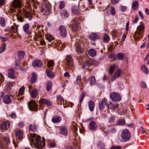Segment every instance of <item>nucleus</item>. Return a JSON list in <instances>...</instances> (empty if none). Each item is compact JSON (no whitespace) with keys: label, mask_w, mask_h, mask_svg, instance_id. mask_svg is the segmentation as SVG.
Instances as JSON below:
<instances>
[{"label":"nucleus","mask_w":149,"mask_h":149,"mask_svg":"<svg viewBox=\"0 0 149 149\" xmlns=\"http://www.w3.org/2000/svg\"><path fill=\"white\" fill-rule=\"evenodd\" d=\"M36 140V143H33L34 146L38 148H41L44 147L45 145V142H43V144H42V142L40 140V137L38 136L36 137H35Z\"/></svg>","instance_id":"nucleus-1"},{"label":"nucleus","mask_w":149,"mask_h":149,"mask_svg":"<svg viewBox=\"0 0 149 149\" xmlns=\"http://www.w3.org/2000/svg\"><path fill=\"white\" fill-rule=\"evenodd\" d=\"M131 137L130 134L127 129L123 130L121 134V137L123 140L125 141H128Z\"/></svg>","instance_id":"nucleus-2"},{"label":"nucleus","mask_w":149,"mask_h":149,"mask_svg":"<svg viewBox=\"0 0 149 149\" xmlns=\"http://www.w3.org/2000/svg\"><path fill=\"white\" fill-rule=\"evenodd\" d=\"M40 11L43 15H49L50 12V8L46 4L43 5L40 9Z\"/></svg>","instance_id":"nucleus-3"},{"label":"nucleus","mask_w":149,"mask_h":149,"mask_svg":"<svg viewBox=\"0 0 149 149\" xmlns=\"http://www.w3.org/2000/svg\"><path fill=\"white\" fill-rule=\"evenodd\" d=\"M65 59L66 61L65 65H67V68H68V67H72L73 66V60L71 56L70 55H67Z\"/></svg>","instance_id":"nucleus-4"},{"label":"nucleus","mask_w":149,"mask_h":149,"mask_svg":"<svg viewBox=\"0 0 149 149\" xmlns=\"http://www.w3.org/2000/svg\"><path fill=\"white\" fill-rule=\"evenodd\" d=\"M111 100L113 102L120 101L121 99L120 96L115 92L111 93L110 94Z\"/></svg>","instance_id":"nucleus-5"},{"label":"nucleus","mask_w":149,"mask_h":149,"mask_svg":"<svg viewBox=\"0 0 149 149\" xmlns=\"http://www.w3.org/2000/svg\"><path fill=\"white\" fill-rule=\"evenodd\" d=\"M28 105V108L31 111H37V105L35 101H31L29 102Z\"/></svg>","instance_id":"nucleus-6"},{"label":"nucleus","mask_w":149,"mask_h":149,"mask_svg":"<svg viewBox=\"0 0 149 149\" xmlns=\"http://www.w3.org/2000/svg\"><path fill=\"white\" fill-rule=\"evenodd\" d=\"M70 25L72 27V30L74 31H76L79 28V23L75 19L72 20L70 23Z\"/></svg>","instance_id":"nucleus-7"},{"label":"nucleus","mask_w":149,"mask_h":149,"mask_svg":"<svg viewBox=\"0 0 149 149\" xmlns=\"http://www.w3.org/2000/svg\"><path fill=\"white\" fill-rule=\"evenodd\" d=\"M12 6L14 8L21 7L22 3L20 0H14L12 3Z\"/></svg>","instance_id":"nucleus-8"},{"label":"nucleus","mask_w":149,"mask_h":149,"mask_svg":"<svg viewBox=\"0 0 149 149\" xmlns=\"http://www.w3.org/2000/svg\"><path fill=\"white\" fill-rule=\"evenodd\" d=\"M24 52L22 51L18 52L17 54V56L18 58V59H17L15 62V66H17L18 65V63L20 62L19 59L22 58L24 57Z\"/></svg>","instance_id":"nucleus-9"},{"label":"nucleus","mask_w":149,"mask_h":149,"mask_svg":"<svg viewBox=\"0 0 149 149\" xmlns=\"http://www.w3.org/2000/svg\"><path fill=\"white\" fill-rule=\"evenodd\" d=\"M13 97V96L12 95H6L3 98V102L6 104H10L12 102L11 98Z\"/></svg>","instance_id":"nucleus-10"},{"label":"nucleus","mask_w":149,"mask_h":149,"mask_svg":"<svg viewBox=\"0 0 149 149\" xmlns=\"http://www.w3.org/2000/svg\"><path fill=\"white\" fill-rule=\"evenodd\" d=\"M39 103L41 104H45L47 106H51L52 105V102L46 99H41L39 101ZM41 105L40 104V106Z\"/></svg>","instance_id":"nucleus-11"},{"label":"nucleus","mask_w":149,"mask_h":149,"mask_svg":"<svg viewBox=\"0 0 149 149\" xmlns=\"http://www.w3.org/2000/svg\"><path fill=\"white\" fill-rule=\"evenodd\" d=\"M107 100L105 98H103L99 104V109L100 110L103 109L106 105Z\"/></svg>","instance_id":"nucleus-12"},{"label":"nucleus","mask_w":149,"mask_h":149,"mask_svg":"<svg viewBox=\"0 0 149 149\" xmlns=\"http://www.w3.org/2000/svg\"><path fill=\"white\" fill-rule=\"evenodd\" d=\"M60 31V35L64 37L66 36L67 31L65 27L63 26H61L59 28Z\"/></svg>","instance_id":"nucleus-13"},{"label":"nucleus","mask_w":149,"mask_h":149,"mask_svg":"<svg viewBox=\"0 0 149 149\" xmlns=\"http://www.w3.org/2000/svg\"><path fill=\"white\" fill-rule=\"evenodd\" d=\"M35 2L34 1L32 0L31 1V3L30 2H28L26 3L25 6V7H26L29 10H32L31 6V5L32 4L35 9H37V7L36 6H35Z\"/></svg>","instance_id":"nucleus-14"},{"label":"nucleus","mask_w":149,"mask_h":149,"mask_svg":"<svg viewBox=\"0 0 149 149\" xmlns=\"http://www.w3.org/2000/svg\"><path fill=\"white\" fill-rule=\"evenodd\" d=\"M32 65L34 67H40L42 66V63L39 60L35 59L33 61Z\"/></svg>","instance_id":"nucleus-15"},{"label":"nucleus","mask_w":149,"mask_h":149,"mask_svg":"<svg viewBox=\"0 0 149 149\" xmlns=\"http://www.w3.org/2000/svg\"><path fill=\"white\" fill-rule=\"evenodd\" d=\"M121 73V71L120 69H118L115 72L114 75L112 77L111 81H113L116 78L119 77Z\"/></svg>","instance_id":"nucleus-16"},{"label":"nucleus","mask_w":149,"mask_h":149,"mask_svg":"<svg viewBox=\"0 0 149 149\" xmlns=\"http://www.w3.org/2000/svg\"><path fill=\"white\" fill-rule=\"evenodd\" d=\"M10 125V124L8 121H5L2 123L1 126V128L3 130H6L9 127Z\"/></svg>","instance_id":"nucleus-17"},{"label":"nucleus","mask_w":149,"mask_h":149,"mask_svg":"<svg viewBox=\"0 0 149 149\" xmlns=\"http://www.w3.org/2000/svg\"><path fill=\"white\" fill-rule=\"evenodd\" d=\"M60 134L64 136H66L68 133L67 129L65 127H61L60 128Z\"/></svg>","instance_id":"nucleus-18"},{"label":"nucleus","mask_w":149,"mask_h":149,"mask_svg":"<svg viewBox=\"0 0 149 149\" xmlns=\"http://www.w3.org/2000/svg\"><path fill=\"white\" fill-rule=\"evenodd\" d=\"M89 38L91 40L95 41L99 38V36L97 33H93L89 35Z\"/></svg>","instance_id":"nucleus-19"},{"label":"nucleus","mask_w":149,"mask_h":149,"mask_svg":"<svg viewBox=\"0 0 149 149\" xmlns=\"http://www.w3.org/2000/svg\"><path fill=\"white\" fill-rule=\"evenodd\" d=\"M29 25L28 23L26 24L23 26L24 31L28 35L31 34V32L29 31Z\"/></svg>","instance_id":"nucleus-20"},{"label":"nucleus","mask_w":149,"mask_h":149,"mask_svg":"<svg viewBox=\"0 0 149 149\" xmlns=\"http://www.w3.org/2000/svg\"><path fill=\"white\" fill-rule=\"evenodd\" d=\"M89 127L90 129L91 130H95L97 128L95 122L94 121L91 122L89 123Z\"/></svg>","instance_id":"nucleus-21"},{"label":"nucleus","mask_w":149,"mask_h":149,"mask_svg":"<svg viewBox=\"0 0 149 149\" xmlns=\"http://www.w3.org/2000/svg\"><path fill=\"white\" fill-rule=\"evenodd\" d=\"M88 81L90 82V85L91 86L95 84L96 82L95 78L94 76L90 77Z\"/></svg>","instance_id":"nucleus-22"},{"label":"nucleus","mask_w":149,"mask_h":149,"mask_svg":"<svg viewBox=\"0 0 149 149\" xmlns=\"http://www.w3.org/2000/svg\"><path fill=\"white\" fill-rule=\"evenodd\" d=\"M88 54L90 56L93 57L96 56V52L94 49H91L88 50Z\"/></svg>","instance_id":"nucleus-23"},{"label":"nucleus","mask_w":149,"mask_h":149,"mask_svg":"<svg viewBox=\"0 0 149 149\" xmlns=\"http://www.w3.org/2000/svg\"><path fill=\"white\" fill-rule=\"evenodd\" d=\"M95 63H96L97 64V62L95 60H89L86 62V67H88V66L91 65L92 64L94 65Z\"/></svg>","instance_id":"nucleus-24"},{"label":"nucleus","mask_w":149,"mask_h":149,"mask_svg":"<svg viewBox=\"0 0 149 149\" xmlns=\"http://www.w3.org/2000/svg\"><path fill=\"white\" fill-rule=\"evenodd\" d=\"M16 135L17 137L19 140H21L23 138V134L20 130H18L17 131Z\"/></svg>","instance_id":"nucleus-25"},{"label":"nucleus","mask_w":149,"mask_h":149,"mask_svg":"<svg viewBox=\"0 0 149 149\" xmlns=\"http://www.w3.org/2000/svg\"><path fill=\"white\" fill-rule=\"evenodd\" d=\"M119 104H116L115 105L112 104L111 102H109L108 104V107L109 109L114 110L119 107Z\"/></svg>","instance_id":"nucleus-26"},{"label":"nucleus","mask_w":149,"mask_h":149,"mask_svg":"<svg viewBox=\"0 0 149 149\" xmlns=\"http://www.w3.org/2000/svg\"><path fill=\"white\" fill-rule=\"evenodd\" d=\"M8 75V77L12 79L15 78V71L13 69H10L9 70Z\"/></svg>","instance_id":"nucleus-27"},{"label":"nucleus","mask_w":149,"mask_h":149,"mask_svg":"<svg viewBox=\"0 0 149 149\" xmlns=\"http://www.w3.org/2000/svg\"><path fill=\"white\" fill-rule=\"evenodd\" d=\"M89 108L91 111H93L95 107V103L93 102L92 101H90L88 103Z\"/></svg>","instance_id":"nucleus-28"},{"label":"nucleus","mask_w":149,"mask_h":149,"mask_svg":"<svg viewBox=\"0 0 149 149\" xmlns=\"http://www.w3.org/2000/svg\"><path fill=\"white\" fill-rule=\"evenodd\" d=\"M47 75L48 77L52 79L54 77V73L51 71L49 69H48L46 70Z\"/></svg>","instance_id":"nucleus-29"},{"label":"nucleus","mask_w":149,"mask_h":149,"mask_svg":"<svg viewBox=\"0 0 149 149\" xmlns=\"http://www.w3.org/2000/svg\"><path fill=\"white\" fill-rule=\"evenodd\" d=\"M13 83L11 81H8L7 83L6 87V89L7 91L10 90L11 88L13 86Z\"/></svg>","instance_id":"nucleus-30"},{"label":"nucleus","mask_w":149,"mask_h":149,"mask_svg":"<svg viewBox=\"0 0 149 149\" xmlns=\"http://www.w3.org/2000/svg\"><path fill=\"white\" fill-rule=\"evenodd\" d=\"M29 128L30 130L32 131L33 132L36 131L37 130V126L34 124L30 125L29 126Z\"/></svg>","instance_id":"nucleus-31"},{"label":"nucleus","mask_w":149,"mask_h":149,"mask_svg":"<svg viewBox=\"0 0 149 149\" xmlns=\"http://www.w3.org/2000/svg\"><path fill=\"white\" fill-rule=\"evenodd\" d=\"M61 120V118L57 116H55L52 118V122L54 123L59 122Z\"/></svg>","instance_id":"nucleus-32"},{"label":"nucleus","mask_w":149,"mask_h":149,"mask_svg":"<svg viewBox=\"0 0 149 149\" xmlns=\"http://www.w3.org/2000/svg\"><path fill=\"white\" fill-rule=\"evenodd\" d=\"M72 12L75 14H78L79 13V10L77 6H73L72 8Z\"/></svg>","instance_id":"nucleus-33"},{"label":"nucleus","mask_w":149,"mask_h":149,"mask_svg":"<svg viewBox=\"0 0 149 149\" xmlns=\"http://www.w3.org/2000/svg\"><path fill=\"white\" fill-rule=\"evenodd\" d=\"M52 83L50 81H48L46 84V90L47 91H49L52 87Z\"/></svg>","instance_id":"nucleus-34"},{"label":"nucleus","mask_w":149,"mask_h":149,"mask_svg":"<svg viewBox=\"0 0 149 149\" xmlns=\"http://www.w3.org/2000/svg\"><path fill=\"white\" fill-rule=\"evenodd\" d=\"M108 12H109L112 15H114L116 13L115 9L113 6H111L109 11H107L108 14H109Z\"/></svg>","instance_id":"nucleus-35"},{"label":"nucleus","mask_w":149,"mask_h":149,"mask_svg":"<svg viewBox=\"0 0 149 149\" xmlns=\"http://www.w3.org/2000/svg\"><path fill=\"white\" fill-rule=\"evenodd\" d=\"M38 93V91L36 89H33L31 93V96L32 98H35Z\"/></svg>","instance_id":"nucleus-36"},{"label":"nucleus","mask_w":149,"mask_h":149,"mask_svg":"<svg viewBox=\"0 0 149 149\" xmlns=\"http://www.w3.org/2000/svg\"><path fill=\"white\" fill-rule=\"evenodd\" d=\"M24 15L25 17L28 18L29 20H31L32 17V15L27 11H25L24 12Z\"/></svg>","instance_id":"nucleus-37"},{"label":"nucleus","mask_w":149,"mask_h":149,"mask_svg":"<svg viewBox=\"0 0 149 149\" xmlns=\"http://www.w3.org/2000/svg\"><path fill=\"white\" fill-rule=\"evenodd\" d=\"M32 77L31 79V83H35L37 80L36 76V74L35 73H33L32 74Z\"/></svg>","instance_id":"nucleus-38"},{"label":"nucleus","mask_w":149,"mask_h":149,"mask_svg":"<svg viewBox=\"0 0 149 149\" xmlns=\"http://www.w3.org/2000/svg\"><path fill=\"white\" fill-rule=\"evenodd\" d=\"M61 16L64 17H68V12L65 10H62L61 13Z\"/></svg>","instance_id":"nucleus-39"},{"label":"nucleus","mask_w":149,"mask_h":149,"mask_svg":"<svg viewBox=\"0 0 149 149\" xmlns=\"http://www.w3.org/2000/svg\"><path fill=\"white\" fill-rule=\"evenodd\" d=\"M116 65L113 64L112 65L110 68L109 73L110 74H112L113 72L116 68Z\"/></svg>","instance_id":"nucleus-40"},{"label":"nucleus","mask_w":149,"mask_h":149,"mask_svg":"<svg viewBox=\"0 0 149 149\" xmlns=\"http://www.w3.org/2000/svg\"><path fill=\"white\" fill-rule=\"evenodd\" d=\"M142 70L146 74H148V71L147 67L145 65H143L141 67Z\"/></svg>","instance_id":"nucleus-41"},{"label":"nucleus","mask_w":149,"mask_h":149,"mask_svg":"<svg viewBox=\"0 0 149 149\" xmlns=\"http://www.w3.org/2000/svg\"><path fill=\"white\" fill-rule=\"evenodd\" d=\"M124 54L122 53H119L117 54L116 58L118 60H121L124 57Z\"/></svg>","instance_id":"nucleus-42"},{"label":"nucleus","mask_w":149,"mask_h":149,"mask_svg":"<svg viewBox=\"0 0 149 149\" xmlns=\"http://www.w3.org/2000/svg\"><path fill=\"white\" fill-rule=\"evenodd\" d=\"M138 6V3L137 1H135L133 2L132 5V7L133 9L135 10L136 7Z\"/></svg>","instance_id":"nucleus-43"},{"label":"nucleus","mask_w":149,"mask_h":149,"mask_svg":"<svg viewBox=\"0 0 149 149\" xmlns=\"http://www.w3.org/2000/svg\"><path fill=\"white\" fill-rule=\"evenodd\" d=\"M54 65V62L52 60H50L48 62L47 65L49 68L53 66Z\"/></svg>","instance_id":"nucleus-44"},{"label":"nucleus","mask_w":149,"mask_h":149,"mask_svg":"<svg viewBox=\"0 0 149 149\" xmlns=\"http://www.w3.org/2000/svg\"><path fill=\"white\" fill-rule=\"evenodd\" d=\"M81 77L80 76H78L77 77V78L75 82V83L78 84L81 83Z\"/></svg>","instance_id":"nucleus-45"},{"label":"nucleus","mask_w":149,"mask_h":149,"mask_svg":"<svg viewBox=\"0 0 149 149\" xmlns=\"http://www.w3.org/2000/svg\"><path fill=\"white\" fill-rule=\"evenodd\" d=\"M25 89L24 87H22L19 90V92L18 94V96H20V95H22L24 93Z\"/></svg>","instance_id":"nucleus-46"},{"label":"nucleus","mask_w":149,"mask_h":149,"mask_svg":"<svg viewBox=\"0 0 149 149\" xmlns=\"http://www.w3.org/2000/svg\"><path fill=\"white\" fill-rule=\"evenodd\" d=\"M0 24L2 27H4L5 26V21L3 18L1 17L0 18Z\"/></svg>","instance_id":"nucleus-47"},{"label":"nucleus","mask_w":149,"mask_h":149,"mask_svg":"<svg viewBox=\"0 0 149 149\" xmlns=\"http://www.w3.org/2000/svg\"><path fill=\"white\" fill-rule=\"evenodd\" d=\"M77 47V51L78 52H80V53H81L82 52L83 50V49L81 47L80 45H78L76 47Z\"/></svg>","instance_id":"nucleus-48"},{"label":"nucleus","mask_w":149,"mask_h":149,"mask_svg":"<svg viewBox=\"0 0 149 149\" xmlns=\"http://www.w3.org/2000/svg\"><path fill=\"white\" fill-rule=\"evenodd\" d=\"M1 46L2 48L1 49L0 51V54L2 53L6 49V44L4 43Z\"/></svg>","instance_id":"nucleus-49"},{"label":"nucleus","mask_w":149,"mask_h":149,"mask_svg":"<svg viewBox=\"0 0 149 149\" xmlns=\"http://www.w3.org/2000/svg\"><path fill=\"white\" fill-rule=\"evenodd\" d=\"M46 38L49 42H51L53 39V37L50 35H48L46 36Z\"/></svg>","instance_id":"nucleus-50"},{"label":"nucleus","mask_w":149,"mask_h":149,"mask_svg":"<svg viewBox=\"0 0 149 149\" xmlns=\"http://www.w3.org/2000/svg\"><path fill=\"white\" fill-rule=\"evenodd\" d=\"M137 29L139 31H140L143 30L145 29V27L143 24H140L137 27Z\"/></svg>","instance_id":"nucleus-51"},{"label":"nucleus","mask_w":149,"mask_h":149,"mask_svg":"<svg viewBox=\"0 0 149 149\" xmlns=\"http://www.w3.org/2000/svg\"><path fill=\"white\" fill-rule=\"evenodd\" d=\"M125 123V120L122 119L118 120L117 122V123L118 125H124Z\"/></svg>","instance_id":"nucleus-52"},{"label":"nucleus","mask_w":149,"mask_h":149,"mask_svg":"<svg viewBox=\"0 0 149 149\" xmlns=\"http://www.w3.org/2000/svg\"><path fill=\"white\" fill-rule=\"evenodd\" d=\"M65 6V2L63 1H61L59 6V8L60 9H61L64 8Z\"/></svg>","instance_id":"nucleus-53"},{"label":"nucleus","mask_w":149,"mask_h":149,"mask_svg":"<svg viewBox=\"0 0 149 149\" xmlns=\"http://www.w3.org/2000/svg\"><path fill=\"white\" fill-rule=\"evenodd\" d=\"M120 0H111V2L112 4H114L118 3Z\"/></svg>","instance_id":"nucleus-54"},{"label":"nucleus","mask_w":149,"mask_h":149,"mask_svg":"<svg viewBox=\"0 0 149 149\" xmlns=\"http://www.w3.org/2000/svg\"><path fill=\"white\" fill-rule=\"evenodd\" d=\"M100 149H105V146L103 143H100Z\"/></svg>","instance_id":"nucleus-55"},{"label":"nucleus","mask_w":149,"mask_h":149,"mask_svg":"<svg viewBox=\"0 0 149 149\" xmlns=\"http://www.w3.org/2000/svg\"><path fill=\"white\" fill-rule=\"evenodd\" d=\"M109 39V38L108 36L107 35L105 36L104 38V40L106 42L108 41Z\"/></svg>","instance_id":"nucleus-56"},{"label":"nucleus","mask_w":149,"mask_h":149,"mask_svg":"<svg viewBox=\"0 0 149 149\" xmlns=\"http://www.w3.org/2000/svg\"><path fill=\"white\" fill-rule=\"evenodd\" d=\"M139 19V17L138 15H136L135 17V18L133 22V23H136L138 21Z\"/></svg>","instance_id":"nucleus-57"},{"label":"nucleus","mask_w":149,"mask_h":149,"mask_svg":"<svg viewBox=\"0 0 149 149\" xmlns=\"http://www.w3.org/2000/svg\"><path fill=\"white\" fill-rule=\"evenodd\" d=\"M141 85L143 88H145L146 87V85L144 82H141Z\"/></svg>","instance_id":"nucleus-58"},{"label":"nucleus","mask_w":149,"mask_h":149,"mask_svg":"<svg viewBox=\"0 0 149 149\" xmlns=\"http://www.w3.org/2000/svg\"><path fill=\"white\" fill-rule=\"evenodd\" d=\"M17 19L19 21L21 22H23L24 19L21 16H19V17H17Z\"/></svg>","instance_id":"nucleus-59"},{"label":"nucleus","mask_w":149,"mask_h":149,"mask_svg":"<svg viewBox=\"0 0 149 149\" xmlns=\"http://www.w3.org/2000/svg\"><path fill=\"white\" fill-rule=\"evenodd\" d=\"M85 96V95L84 93L82 94V95H81V97L80 100V103H81V102H82Z\"/></svg>","instance_id":"nucleus-60"},{"label":"nucleus","mask_w":149,"mask_h":149,"mask_svg":"<svg viewBox=\"0 0 149 149\" xmlns=\"http://www.w3.org/2000/svg\"><path fill=\"white\" fill-rule=\"evenodd\" d=\"M111 149H121L120 146H113L111 147Z\"/></svg>","instance_id":"nucleus-61"},{"label":"nucleus","mask_w":149,"mask_h":149,"mask_svg":"<svg viewBox=\"0 0 149 149\" xmlns=\"http://www.w3.org/2000/svg\"><path fill=\"white\" fill-rule=\"evenodd\" d=\"M135 33L136 34H137L139 36H142V35H141V33L139 32V31H138L137 30L135 32Z\"/></svg>","instance_id":"nucleus-62"},{"label":"nucleus","mask_w":149,"mask_h":149,"mask_svg":"<svg viewBox=\"0 0 149 149\" xmlns=\"http://www.w3.org/2000/svg\"><path fill=\"white\" fill-rule=\"evenodd\" d=\"M121 10L123 11H124L127 8L126 6H121L120 7Z\"/></svg>","instance_id":"nucleus-63"},{"label":"nucleus","mask_w":149,"mask_h":149,"mask_svg":"<svg viewBox=\"0 0 149 149\" xmlns=\"http://www.w3.org/2000/svg\"><path fill=\"white\" fill-rule=\"evenodd\" d=\"M18 125L19 127H22L24 126V124L23 122H21L19 123Z\"/></svg>","instance_id":"nucleus-64"}]
</instances>
